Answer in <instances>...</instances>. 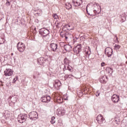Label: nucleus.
<instances>
[{"mask_svg":"<svg viewBox=\"0 0 127 127\" xmlns=\"http://www.w3.org/2000/svg\"><path fill=\"white\" fill-rule=\"evenodd\" d=\"M105 52L108 57H111L113 55V50L111 48H106Z\"/></svg>","mask_w":127,"mask_h":127,"instance_id":"6","label":"nucleus"},{"mask_svg":"<svg viewBox=\"0 0 127 127\" xmlns=\"http://www.w3.org/2000/svg\"><path fill=\"white\" fill-rule=\"evenodd\" d=\"M4 75L6 77H9L13 75V70L10 68H7L4 71Z\"/></svg>","mask_w":127,"mask_h":127,"instance_id":"3","label":"nucleus"},{"mask_svg":"<svg viewBox=\"0 0 127 127\" xmlns=\"http://www.w3.org/2000/svg\"><path fill=\"white\" fill-rule=\"evenodd\" d=\"M122 20H123V21H126V17H122Z\"/></svg>","mask_w":127,"mask_h":127,"instance_id":"33","label":"nucleus"},{"mask_svg":"<svg viewBox=\"0 0 127 127\" xmlns=\"http://www.w3.org/2000/svg\"><path fill=\"white\" fill-rule=\"evenodd\" d=\"M101 67H104V66H106V64L104 62H102L101 64Z\"/></svg>","mask_w":127,"mask_h":127,"instance_id":"30","label":"nucleus"},{"mask_svg":"<svg viewBox=\"0 0 127 127\" xmlns=\"http://www.w3.org/2000/svg\"><path fill=\"white\" fill-rule=\"evenodd\" d=\"M126 64H127V61L126 62Z\"/></svg>","mask_w":127,"mask_h":127,"instance_id":"38","label":"nucleus"},{"mask_svg":"<svg viewBox=\"0 0 127 127\" xmlns=\"http://www.w3.org/2000/svg\"><path fill=\"white\" fill-rule=\"evenodd\" d=\"M64 50H66V51H69L70 49H71V46L69 45H65L64 46Z\"/></svg>","mask_w":127,"mask_h":127,"instance_id":"21","label":"nucleus"},{"mask_svg":"<svg viewBox=\"0 0 127 127\" xmlns=\"http://www.w3.org/2000/svg\"><path fill=\"white\" fill-rule=\"evenodd\" d=\"M65 7L66 9H70V8H72V5L69 2H66L65 4Z\"/></svg>","mask_w":127,"mask_h":127,"instance_id":"18","label":"nucleus"},{"mask_svg":"<svg viewBox=\"0 0 127 127\" xmlns=\"http://www.w3.org/2000/svg\"><path fill=\"white\" fill-rule=\"evenodd\" d=\"M35 14L36 16H40L42 15V10L41 9H38Z\"/></svg>","mask_w":127,"mask_h":127,"instance_id":"16","label":"nucleus"},{"mask_svg":"<svg viewBox=\"0 0 127 127\" xmlns=\"http://www.w3.org/2000/svg\"><path fill=\"white\" fill-rule=\"evenodd\" d=\"M94 6H97L98 9L97 10H94V13H97V14H99L101 12V5L98 3H95L94 4Z\"/></svg>","mask_w":127,"mask_h":127,"instance_id":"13","label":"nucleus"},{"mask_svg":"<svg viewBox=\"0 0 127 127\" xmlns=\"http://www.w3.org/2000/svg\"><path fill=\"white\" fill-rule=\"evenodd\" d=\"M106 70L108 72V73H109V74H111V75H112V74H113V72H114V69H113L111 67H107L106 68Z\"/></svg>","mask_w":127,"mask_h":127,"instance_id":"19","label":"nucleus"},{"mask_svg":"<svg viewBox=\"0 0 127 127\" xmlns=\"http://www.w3.org/2000/svg\"><path fill=\"white\" fill-rule=\"evenodd\" d=\"M60 22L56 21L55 24V26H56L57 28H59V27H60Z\"/></svg>","mask_w":127,"mask_h":127,"instance_id":"24","label":"nucleus"},{"mask_svg":"<svg viewBox=\"0 0 127 127\" xmlns=\"http://www.w3.org/2000/svg\"><path fill=\"white\" fill-rule=\"evenodd\" d=\"M50 47L51 48L52 51H53V52H56L58 49V45L55 43H52L51 44Z\"/></svg>","mask_w":127,"mask_h":127,"instance_id":"9","label":"nucleus"},{"mask_svg":"<svg viewBox=\"0 0 127 127\" xmlns=\"http://www.w3.org/2000/svg\"><path fill=\"white\" fill-rule=\"evenodd\" d=\"M73 51L74 53H76V54H78L79 53L80 51H81V46L77 45L73 49Z\"/></svg>","mask_w":127,"mask_h":127,"instance_id":"14","label":"nucleus"},{"mask_svg":"<svg viewBox=\"0 0 127 127\" xmlns=\"http://www.w3.org/2000/svg\"><path fill=\"white\" fill-rule=\"evenodd\" d=\"M51 100V98L49 96H43L41 98V101L43 102V103H49Z\"/></svg>","mask_w":127,"mask_h":127,"instance_id":"7","label":"nucleus"},{"mask_svg":"<svg viewBox=\"0 0 127 127\" xmlns=\"http://www.w3.org/2000/svg\"><path fill=\"white\" fill-rule=\"evenodd\" d=\"M39 33L42 36H47L49 34V31L45 28H42L40 30Z\"/></svg>","mask_w":127,"mask_h":127,"instance_id":"5","label":"nucleus"},{"mask_svg":"<svg viewBox=\"0 0 127 127\" xmlns=\"http://www.w3.org/2000/svg\"><path fill=\"white\" fill-rule=\"evenodd\" d=\"M72 1L74 6H80L82 2V0H73Z\"/></svg>","mask_w":127,"mask_h":127,"instance_id":"12","label":"nucleus"},{"mask_svg":"<svg viewBox=\"0 0 127 127\" xmlns=\"http://www.w3.org/2000/svg\"><path fill=\"white\" fill-rule=\"evenodd\" d=\"M87 50H85V53L87 55H90L91 54V48H90V47H87Z\"/></svg>","mask_w":127,"mask_h":127,"instance_id":"22","label":"nucleus"},{"mask_svg":"<svg viewBox=\"0 0 127 127\" xmlns=\"http://www.w3.org/2000/svg\"><path fill=\"white\" fill-rule=\"evenodd\" d=\"M112 101L113 103H118L120 101V97H119V95L114 94L112 97Z\"/></svg>","mask_w":127,"mask_h":127,"instance_id":"10","label":"nucleus"},{"mask_svg":"<svg viewBox=\"0 0 127 127\" xmlns=\"http://www.w3.org/2000/svg\"><path fill=\"white\" fill-rule=\"evenodd\" d=\"M55 85H57L58 87H60V86H61V82H60V80H57L55 81Z\"/></svg>","mask_w":127,"mask_h":127,"instance_id":"23","label":"nucleus"},{"mask_svg":"<svg viewBox=\"0 0 127 127\" xmlns=\"http://www.w3.org/2000/svg\"><path fill=\"white\" fill-rule=\"evenodd\" d=\"M17 80V76H16L14 79L12 81V83H15L16 81Z\"/></svg>","mask_w":127,"mask_h":127,"instance_id":"28","label":"nucleus"},{"mask_svg":"<svg viewBox=\"0 0 127 127\" xmlns=\"http://www.w3.org/2000/svg\"><path fill=\"white\" fill-rule=\"evenodd\" d=\"M90 6L89 5H87L86 6V11L89 15H91L90 13H92V10L90 9Z\"/></svg>","mask_w":127,"mask_h":127,"instance_id":"20","label":"nucleus"},{"mask_svg":"<svg viewBox=\"0 0 127 127\" xmlns=\"http://www.w3.org/2000/svg\"><path fill=\"white\" fill-rule=\"evenodd\" d=\"M116 39H118V37L116 38Z\"/></svg>","mask_w":127,"mask_h":127,"instance_id":"39","label":"nucleus"},{"mask_svg":"<svg viewBox=\"0 0 127 127\" xmlns=\"http://www.w3.org/2000/svg\"><path fill=\"white\" fill-rule=\"evenodd\" d=\"M53 16L55 19H58L59 17L57 15V14H53Z\"/></svg>","mask_w":127,"mask_h":127,"instance_id":"26","label":"nucleus"},{"mask_svg":"<svg viewBox=\"0 0 127 127\" xmlns=\"http://www.w3.org/2000/svg\"><path fill=\"white\" fill-rule=\"evenodd\" d=\"M11 55H13V53H12V54H11Z\"/></svg>","mask_w":127,"mask_h":127,"instance_id":"36","label":"nucleus"},{"mask_svg":"<svg viewBox=\"0 0 127 127\" xmlns=\"http://www.w3.org/2000/svg\"><path fill=\"white\" fill-rule=\"evenodd\" d=\"M49 59H51V56H49Z\"/></svg>","mask_w":127,"mask_h":127,"instance_id":"35","label":"nucleus"},{"mask_svg":"<svg viewBox=\"0 0 127 127\" xmlns=\"http://www.w3.org/2000/svg\"><path fill=\"white\" fill-rule=\"evenodd\" d=\"M17 49L19 50L20 52H23L24 51V49H25V46H24V44L22 43L21 42H19L17 44Z\"/></svg>","mask_w":127,"mask_h":127,"instance_id":"4","label":"nucleus"},{"mask_svg":"<svg viewBox=\"0 0 127 127\" xmlns=\"http://www.w3.org/2000/svg\"><path fill=\"white\" fill-rule=\"evenodd\" d=\"M48 57V56H46V57Z\"/></svg>","mask_w":127,"mask_h":127,"instance_id":"37","label":"nucleus"},{"mask_svg":"<svg viewBox=\"0 0 127 127\" xmlns=\"http://www.w3.org/2000/svg\"><path fill=\"white\" fill-rule=\"evenodd\" d=\"M29 117L30 120L35 121L38 119V114H37V112L33 111L29 114Z\"/></svg>","mask_w":127,"mask_h":127,"instance_id":"1","label":"nucleus"},{"mask_svg":"<svg viewBox=\"0 0 127 127\" xmlns=\"http://www.w3.org/2000/svg\"><path fill=\"white\" fill-rule=\"evenodd\" d=\"M98 124H103L105 122V119L103 118V116L101 115H98L96 118Z\"/></svg>","mask_w":127,"mask_h":127,"instance_id":"11","label":"nucleus"},{"mask_svg":"<svg viewBox=\"0 0 127 127\" xmlns=\"http://www.w3.org/2000/svg\"><path fill=\"white\" fill-rule=\"evenodd\" d=\"M115 49H120L121 48V45L116 44L114 46Z\"/></svg>","mask_w":127,"mask_h":127,"instance_id":"27","label":"nucleus"},{"mask_svg":"<svg viewBox=\"0 0 127 127\" xmlns=\"http://www.w3.org/2000/svg\"><path fill=\"white\" fill-rule=\"evenodd\" d=\"M60 35H61V36H62V37H64V36L65 39H67V38L68 37H72V34H71L70 33H68V36L67 37L64 35V34H63V32H61L60 33Z\"/></svg>","mask_w":127,"mask_h":127,"instance_id":"17","label":"nucleus"},{"mask_svg":"<svg viewBox=\"0 0 127 127\" xmlns=\"http://www.w3.org/2000/svg\"><path fill=\"white\" fill-rule=\"evenodd\" d=\"M6 85L7 86V87H9V86H10V82H8V83H7L6 84Z\"/></svg>","mask_w":127,"mask_h":127,"instance_id":"32","label":"nucleus"},{"mask_svg":"<svg viewBox=\"0 0 127 127\" xmlns=\"http://www.w3.org/2000/svg\"><path fill=\"white\" fill-rule=\"evenodd\" d=\"M41 60H43V59H40V60L39 61L40 65H42V64H43L42 63H41V62H40V61H41Z\"/></svg>","mask_w":127,"mask_h":127,"instance_id":"34","label":"nucleus"},{"mask_svg":"<svg viewBox=\"0 0 127 127\" xmlns=\"http://www.w3.org/2000/svg\"><path fill=\"white\" fill-rule=\"evenodd\" d=\"M65 27L68 30H72V29H74V24L69 23L67 25H66Z\"/></svg>","mask_w":127,"mask_h":127,"instance_id":"15","label":"nucleus"},{"mask_svg":"<svg viewBox=\"0 0 127 127\" xmlns=\"http://www.w3.org/2000/svg\"><path fill=\"white\" fill-rule=\"evenodd\" d=\"M66 111L64 109H58L57 110V114L58 116H59L60 117H61L62 116H64L65 115Z\"/></svg>","mask_w":127,"mask_h":127,"instance_id":"8","label":"nucleus"},{"mask_svg":"<svg viewBox=\"0 0 127 127\" xmlns=\"http://www.w3.org/2000/svg\"><path fill=\"white\" fill-rule=\"evenodd\" d=\"M26 118L27 116L25 114H20L18 117V122L20 123V124H22L24 123L26 120Z\"/></svg>","mask_w":127,"mask_h":127,"instance_id":"2","label":"nucleus"},{"mask_svg":"<svg viewBox=\"0 0 127 127\" xmlns=\"http://www.w3.org/2000/svg\"><path fill=\"white\" fill-rule=\"evenodd\" d=\"M102 80H103V81H102V83H107V81L105 80V77H102Z\"/></svg>","mask_w":127,"mask_h":127,"instance_id":"29","label":"nucleus"},{"mask_svg":"<svg viewBox=\"0 0 127 127\" xmlns=\"http://www.w3.org/2000/svg\"><path fill=\"white\" fill-rule=\"evenodd\" d=\"M66 76L67 77V78H72L73 77L71 74L66 75Z\"/></svg>","mask_w":127,"mask_h":127,"instance_id":"31","label":"nucleus"},{"mask_svg":"<svg viewBox=\"0 0 127 127\" xmlns=\"http://www.w3.org/2000/svg\"><path fill=\"white\" fill-rule=\"evenodd\" d=\"M51 124H55V117H52L51 118Z\"/></svg>","mask_w":127,"mask_h":127,"instance_id":"25","label":"nucleus"},{"mask_svg":"<svg viewBox=\"0 0 127 127\" xmlns=\"http://www.w3.org/2000/svg\"><path fill=\"white\" fill-rule=\"evenodd\" d=\"M98 96H99V94H98Z\"/></svg>","mask_w":127,"mask_h":127,"instance_id":"40","label":"nucleus"}]
</instances>
